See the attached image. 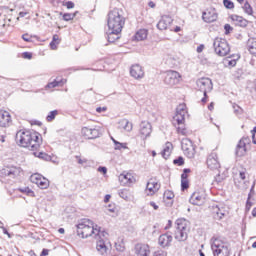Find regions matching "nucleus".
Segmentation results:
<instances>
[{
	"label": "nucleus",
	"mask_w": 256,
	"mask_h": 256,
	"mask_svg": "<svg viewBox=\"0 0 256 256\" xmlns=\"http://www.w3.org/2000/svg\"><path fill=\"white\" fill-rule=\"evenodd\" d=\"M16 143L19 147L37 151L43 145V136L35 130H19L16 133Z\"/></svg>",
	"instance_id": "1"
},
{
	"label": "nucleus",
	"mask_w": 256,
	"mask_h": 256,
	"mask_svg": "<svg viewBox=\"0 0 256 256\" xmlns=\"http://www.w3.org/2000/svg\"><path fill=\"white\" fill-rule=\"evenodd\" d=\"M126 22L125 12L121 8H113L107 14V27L113 33H121Z\"/></svg>",
	"instance_id": "2"
},
{
	"label": "nucleus",
	"mask_w": 256,
	"mask_h": 256,
	"mask_svg": "<svg viewBox=\"0 0 256 256\" xmlns=\"http://www.w3.org/2000/svg\"><path fill=\"white\" fill-rule=\"evenodd\" d=\"M187 104L181 103L176 108V113L172 118V125L176 128L178 135H183L187 137L189 135V130L185 125V115H187Z\"/></svg>",
	"instance_id": "3"
},
{
	"label": "nucleus",
	"mask_w": 256,
	"mask_h": 256,
	"mask_svg": "<svg viewBox=\"0 0 256 256\" xmlns=\"http://www.w3.org/2000/svg\"><path fill=\"white\" fill-rule=\"evenodd\" d=\"M76 233L80 239H89V237L101 233V226L92 220L83 219L76 225Z\"/></svg>",
	"instance_id": "4"
},
{
	"label": "nucleus",
	"mask_w": 256,
	"mask_h": 256,
	"mask_svg": "<svg viewBox=\"0 0 256 256\" xmlns=\"http://www.w3.org/2000/svg\"><path fill=\"white\" fill-rule=\"evenodd\" d=\"M174 239L179 242L187 241L191 232V222L185 218H178L175 221Z\"/></svg>",
	"instance_id": "5"
},
{
	"label": "nucleus",
	"mask_w": 256,
	"mask_h": 256,
	"mask_svg": "<svg viewBox=\"0 0 256 256\" xmlns=\"http://www.w3.org/2000/svg\"><path fill=\"white\" fill-rule=\"evenodd\" d=\"M21 174H23V169L14 165L4 166L2 169H0L1 181H11V179H17V177H21Z\"/></svg>",
	"instance_id": "6"
},
{
	"label": "nucleus",
	"mask_w": 256,
	"mask_h": 256,
	"mask_svg": "<svg viewBox=\"0 0 256 256\" xmlns=\"http://www.w3.org/2000/svg\"><path fill=\"white\" fill-rule=\"evenodd\" d=\"M211 249L214 256H229V246L221 237L212 238Z\"/></svg>",
	"instance_id": "7"
},
{
	"label": "nucleus",
	"mask_w": 256,
	"mask_h": 256,
	"mask_svg": "<svg viewBox=\"0 0 256 256\" xmlns=\"http://www.w3.org/2000/svg\"><path fill=\"white\" fill-rule=\"evenodd\" d=\"M214 51L216 55H219L220 57H225L226 55H229L231 47H229V43L227 42V40L223 38H216L214 40Z\"/></svg>",
	"instance_id": "8"
},
{
	"label": "nucleus",
	"mask_w": 256,
	"mask_h": 256,
	"mask_svg": "<svg viewBox=\"0 0 256 256\" xmlns=\"http://www.w3.org/2000/svg\"><path fill=\"white\" fill-rule=\"evenodd\" d=\"M118 180L122 185L131 187L134 183H137V174L133 171H124L118 176Z\"/></svg>",
	"instance_id": "9"
},
{
	"label": "nucleus",
	"mask_w": 256,
	"mask_h": 256,
	"mask_svg": "<svg viewBox=\"0 0 256 256\" xmlns=\"http://www.w3.org/2000/svg\"><path fill=\"white\" fill-rule=\"evenodd\" d=\"M191 205L203 207L207 203V193L205 190H196L190 197Z\"/></svg>",
	"instance_id": "10"
},
{
	"label": "nucleus",
	"mask_w": 256,
	"mask_h": 256,
	"mask_svg": "<svg viewBox=\"0 0 256 256\" xmlns=\"http://www.w3.org/2000/svg\"><path fill=\"white\" fill-rule=\"evenodd\" d=\"M206 165L210 171H219L221 169V160L219 159V154L213 151L211 152L206 159Z\"/></svg>",
	"instance_id": "11"
},
{
	"label": "nucleus",
	"mask_w": 256,
	"mask_h": 256,
	"mask_svg": "<svg viewBox=\"0 0 256 256\" xmlns=\"http://www.w3.org/2000/svg\"><path fill=\"white\" fill-rule=\"evenodd\" d=\"M161 189V182L157 177H152L148 180L146 184L145 193L148 197H153Z\"/></svg>",
	"instance_id": "12"
},
{
	"label": "nucleus",
	"mask_w": 256,
	"mask_h": 256,
	"mask_svg": "<svg viewBox=\"0 0 256 256\" xmlns=\"http://www.w3.org/2000/svg\"><path fill=\"white\" fill-rule=\"evenodd\" d=\"M219 19V13L213 6H209L202 12V21L204 23H215Z\"/></svg>",
	"instance_id": "13"
},
{
	"label": "nucleus",
	"mask_w": 256,
	"mask_h": 256,
	"mask_svg": "<svg viewBox=\"0 0 256 256\" xmlns=\"http://www.w3.org/2000/svg\"><path fill=\"white\" fill-rule=\"evenodd\" d=\"M81 137L83 139H97L98 137H101V127L94 126L93 128L90 127H82L81 129Z\"/></svg>",
	"instance_id": "14"
},
{
	"label": "nucleus",
	"mask_w": 256,
	"mask_h": 256,
	"mask_svg": "<svg viewBox=\"0 0 256 256\" xmlns=\"http://www.w3.org/2000/svg\"><path fill=\"white\" fill-rule=\"evenodd\" d=\"M30 181L31 183H34V185H37L39 189H49V186L51 185L49 179L39 173L32 174L30 176Z\"/></svg>",
	"instance_id": "15"
},
{
	"label": "nucleus",
	"mask_w": 256,
	"mask_h": 256,
	"mask_svg": "<svg viewBox=\"0 0 256 256\" xmlns=\"http://www.w3.org/2000/svg\"><path fill=\"white\" fill-rule=\"evenodd\" d=\"M249 147H251V140L249 138H242L236 147L237 157H245L247 151H249Z\"/></svg>",
	"instance_id": "16"
},
{
	"label": "nucleus",
	"mask_w": 256,
	"mask_h": 256,
	"mask_svg": "<svg viewBox=\"0 0 256 256\" xmlns=\"http://www.w3.org/2000/svg\"><path fill=\"white\" fill-rule=\"evenodd\" d=\"M151 133H153V127L151 126V123L148 121H142L140 123L138 137L145 141L148 137H151Z\"/></svg>",
	"instance_id": "17"
},
{
	"label": "nucleus",
	"mask_w": 256,
	"mask_h": 256,
	"mask_svg": "<svg viewBox=\"0 0 256 256\" xmlns=\"http://www.w3.org/2000/svg\"><path fill=\"white\" fill-rule=\"evenodd\" d=\"M180 80L181 74H179V72L173 70L166 72L164 81L167 85H176Z\"/></svg>",
	"instance_id": "18"
},
{
	"label": "nucleus",
	"mask_w": 256,
	"mask_h": 256,
	"mask_svg": "<svg viewBox=\"0 0 256 256\" xmlns=\"http://www.w3.org/2000/svg\"><path fill=\"white\" fill-rule=\"evenodd\" d=\"M189 175H191V169L185 168L181 174V191H189V187H191Z\"/></svg>",
	"instance_id": "19"
},
{
	"label": "nucleus",
	"mask_w": 256,
	"mask_h": 256,
	"mask_svg": "<svg viewBox=\"0 0 256 256\" xmlns=\"http://www.w3.org/2000/svg\"><path fill=\"white\" fill-rule=\"evenodd\" d=\"M182 151L188 159H193V157H195V147H193L191 141L187 139L182 141Z\"/></svg>",
	"instance_id": "20"
},
{
	"label": "nucleus",
	"mask_w": 256,
	"mask_h": 256,
	"mask_svg": "<svg viewBox=\"0 0 256 256\" xmlns=\"http://www.w3.org/2000/svg\"><path fill=\"white\" fill-rule=\"evenodd\" d=\"M13 123L11 113L7 110H0V127H9Z\"/></svg>",
	"instance_id": "21"
},
{
	"label": "nucleus",
	"mask_w": 256,
	"mask_h": 256,
	"mask_svg": "<svg viewBox=\"0 0 256 256\" xmlns=\"http://www.w3.org/2000/svg\"><path fill=\"white\" fill-rule=\"evenodd\" d=\"M198 87L205 94L213 89V82L209 78H200L198 80Z\"/></svg>",
	"instance_id": "22"
},
{
	"label": "nucleus",
	"mask_w": 256,
	"mask_h": 256,
	"mask_svg": "<svg viewBox=\"0 0 256 256\" xmlns=\"http://www.w3.org/2000/svg\"><path fill=\"white\" fill-rule=\"evenodd\" d=\"M171 23H173V18L171 16H162L157 24V28L160 31H166V29H169V27H171Z\"/></svg>",
	"instance_id": "23"
},
{
	"label": "nucleus",
	"mask_w": 256,
	"mask_h": 256,
	"mask_svg": "<svg viewBox=\"0 0 256 256\" xmlns=\"http://www.w3.org/2000/svg\"><path fill=\"white\" fill-rule=\"evenodd\" d=\"M171 243H173V236L169 233L162 234L158 238V245L160 247H171Z\"/></svg>",
	"instance_id": "24"
},
{
	"label": "nucleus",
	"mask_w": 256,
	"mask_h": 256,
	"mask_svg": "<svg viewBox=\"0 0 256 256\" xmlns=\"http://www.w3.org/2000/svg\"><path fill=\"white\" fill-rule=\"evenodd\" d=\"M229 19L233 23V25H236L238 27H247L249 25V21L247 19L243 18V16H239L237 14H232L229 16Z\"/></svg>",
	"instance_id": "25"
},
{
	"label": "nucleus",
	"mask_w": 256,
	"mask_h": 256,
	"mask_svg": "<svg viewBox=\"0 0 256 256\" xmlns=\"http://www.w3.org/2000/svg\"><path fill=\"white\" fill-rule=\"evenodd\" d=\"M96 249L100 255H107L109 249H111V243H106L103 239H99L96 243Z\"/></svg>",
	"instance_id": "26"
},
{
	"label": "nucleus",
	"mask_w": 256,
	"mask_h": 256,
	"mask_svg": "<svg viewBox=\"0 0 256 256\" xmlns=\"http://www.w3.org/2000/svg\"><path fill=\"white\" fill-rule=\"evenodd\" d=\"M135 253L137 256H149L151 255V249L147 244H137L135 246Z\"/></svg>",
	"instance_id": "27"
},
{
	"label": "nucleus",
	"mask_w": 256,
	"mask_h": 256,
	"mask_svg": "<svg viewBox=\"0 0 256 256\" xmlns=\"http://www.w3.org/2000/svg\"><path fill=\"white\" fill-rule=\"evenodd\" d=\"M130 75L131 77H134V79H142L144 77L145 72L143 71V67H141L139 64L132 65L130 69Z\"/></svg>",
	"instance_id": "28"
},
{
	"label": "nucleus",
	"mask_w": 256,
	"mask_h": 256,
	"mask_svg": "<svg viewBox=\"0 0 256 256\" xmlns=\"http://www.w3.org/2000/svg\"><path fill=\"white\" fill-rule=\"evenodd\" d=\"M65 83H67V79L64 78H56L54 81L48 83L45 86V90L46 91H52L53 89H55L56 87H63V85H65Z\"/></svg>",
	"instance_id": "29"
},
{
	"label": "nucleus",
	"mask_w": 256,
	"mask_h": 256,
	"mask_svg": "<svg viewBox=\"0 0 256 256\" xmlns=\"http://www.w3.org/2000/svg\"><path fill=\"white\" fill-rule=\"evenodd\" d=\"M171 153H173V143L166 142L161 155L164 159H169L171 157Z\"/></svg>",
	"instance_id": "30"
},
{
	"label": "nucleus",
	"mask_w": 256,
	"mask_h": 256,
	"mask_svg": "<svg viewBox=\"0 0 256 256\" xmlns=\"http://www.w3.org/2000/svg\"><path fill=\"white\" fill-rule=\"evenodd\" d=\"M147 35H149L147 29H140L135 33L134 41H145V39H147Z\"/></svg>",
	"instance_id": "31"
},
{
	"label": "nucleus",
	"mask_w": 256,
	"mask_h": 256,
	"mask_svg": "<svg viewBox=\"0 0 256 256\" xmlns=\"http://www.w3.org/2000/svg\"><path fill=\"white\" fill-rule=\"evenodd\" d=\"M237 59L239 57L237 56H229L223 59V65L224 67H235L237 65Z\"/></svg>",
	"instance_id": "32"
},
{
	"label": "nucleus",
	"mask_w": 256,
	"mask_h": 256,
	"mask_svg": "<svg viewBox=\"0 0 256 256\" xmlns=\"http://www.w3.org/2000/svg\"><path fill=\"white\" fill-rule=\"evenodd\" d=\"M247 50L251 55H254L256 57V39L250 38L247 42Z\"/></svg>",
	"instance_id": "33"
},
{
	"label": "nucleus",
	"mask_w": 256,
	"mask_h": 256,
	"mask_svg": "<svg viewBox=\"0 0 256 256\" xmlns=\"http://www.w3.org/2000/svg\"><path fill=\"white\" fill-rule=\"evenodd\" d=\"M60 43H61V38L59 37V35L54 34L52 37V41L50 42V49L52 51H57V47L59 46Z\"/></svg>",
	"instance_id": "34"
},
{
	"label": "nucleus",
	"mask_w": 256,
	"mask_h": 256,
	"mask_svg": "<svg viewBox=\"0 0 256 256\" xmlns=\"http://www.w3.org/2000/svg\"><path fill=\"white\" fill-rule=\"evenodd\" d=\"M34 157H37L38 159H42L43 161H51V155L47 154L46 152H38L35 150L33 152Z\"/></svg>",
	"instance_id": "35"
},
{
	"label": "nucleus",
	"mask_w": 256,
	"mask_h": 256,
	"mask_svg": "<svg viewBox=\"0 0 256 256\" xmlns=\"http://www.w3.org/2000/svg\"><path fill=\"white\" fill-rule=\"evenodd\" d=\"M227 179V176L225 174L218 173L212 182V185H219V183H223Z\"/></svg>",
	"instance_id": "36"
},
{
	"label": "nucleus",
	"mask_w": 256,
	"mask_h": 256,
	"mask_svg": "<svg viewBox=\"0 0 256 256\" xmlns=\"http://www.w3.org/2000/svg\"><path fill=\"white\" fill-rule=\"evenodd\" d=\"M164 201H173L175 199V193L171 190H166L163 194Z\"/></svg>",
	"instance_id": "37"
},
{
	"label": "nucleus",
	"mask_w": 256,
	"mask_h": 256,
	"mask_svg": "<svg viewBox=\"0 0 256 256\" xmlns=\"http://www.w3.org/2000/svg\"><path fill=\"white\" fill-rule=\"evenodd\" d=\"M119 35H121V33H115L113 31H110V33L108 34V42L115 43V41H118Z\"/></svg>",
	"instance_id": "38"
},
{
	"label": "nucleus",
	"mask_w": 256,
	"mask_h": 256,
	"mask_svg": "<svg viewBox=\"0 0 256 256\" xmlns=\"http://www.w3.org/2000/svg\"><path fill=\"white\" fill-rule=\"evenodd\" d=\"M20 193H24L25 195H30V197H35V192L31 190L29 187L18 188Z\"/></svg>",
	"instance_id": "39"
},
{
	"label": "nucleus",
	"mask_w": 256,
	"mask_h": 256,
	"mask_svg": "<svg viewBox=\"0 0 256 256\" xmlns=\"http://www.w3.org/2000/svg\"><path fill=\"white\" fill-rule=\"evenodd\" d=\"M57 115H59V111L57 110L49 112V114L46 117V121H48V123H51V121H53L55 117H57Z\"/></svg>",
	"instance_id": "40"
},
{
	"label": "nucleus",
	"mask_w": 256,
	"mask_h": 256,
	"mask_svg": "<svg viewBox=\"0 0 256 256\" xmlns=\"http://www.w3.org/2000/svg\"><path fill=\"white\" fill-rule=\"evenodd\" d=\"M243 10L247 15H253V7H251V4L249 2H246L243 6Z\"/></svg>",
	"instance_id": "41"
},
{
	"label": "nucleus",
	"mask_w": 256,
	"mask_h": 256,
	"mask_svg": "<svg viewBox=\"0 0 256 256\" xmlns=\"http://www.w3.org/2000/svg\"><path fill=\"white\" fill-rule=\"evenodd\" d=\"M119 195H120V197H122V199L127 200V199H129V197H131V192H129V190H127V189H123L120 191Z\"/></svg>",
	"instance_id": "42"
},
{
	"label": "nucleus",
	"mask_w": 256,
	"mask_h": 256,
	"mask_svg": "<svg viewBox=\"0 0 256 256\" xmlns=\"http://www.w3.org/2000/svg\"><path fill=\"white\" fill-rule=\"evenodd\" d=\"M223 5L226 9H235V3L231 0H223Z\"/></svg>",
	"instance_id": "43"
},
{
	"label": "nucleus",
	"mask_w": 256,
	"mask_h": 256,
	"mask_svg": "<svg viewBox=\"0 0 256 256\" xmlns=\"http://www.w3.org/2000/svg\"><path fill=\"white\" fill-rule=\"evenodd\" d=\"M95 236H99L100 239H108L109 238V232L102 230L100 227V232L98 234H94Z\"/></svg>",
	"instance_id": "44"
},
{
	"label": "nucleus",
	"mask_w": 256,
	"mask_h": 256,
	"mask_svg": "<svg viewBox=\"0 0 256 256\" xmlns=\"http://www.w3.org/2000/svg\"><path fill=\"white\" fill-rule=\"evenodd\" d=\"M113 143L115 145V149L121 150V149H127V144H123L121 142H118L117 140L113 139Z\"/></svg>",
	"instance_id": "45"
},
{
	"label": "nucleus",
	"mask_w": 256,
	"mask_h": 256,
	"mask_svg": "<svg viewBox=\"0 0 256 256\" xmlns=\"http://www.w3.org/2000/svg\"><path fill=\"white\" fill-rule=\"evenodd\" d=\"M22 39L26 43H32L33 42V35H31L29 33H25V34L22 35Z\"/></svg>",
	"instance_id": "46"
},
{
	"label": "nucleus",
	"mask_w": 256,
	"mask_h": 256,
	"mask_svg": "<svg viewBox=\"0 0 256 256\" xmlns=\"http://www.w3.org/2000/svg\"><path fill=\"white\" fill-rule=\"evenodd\" d=\"M251 207H253V202H251V195H249L245 206L246 213H249V211H251Z\"/></svg>",
	"instance_id": "47"
},
{
	"label": "nucleus",
	"mask_w": 256,
	"mask_h": 256,
	"mask_svg": "<svg viewBox=\"0 0 256 256\" xmlns=\"http://www.w3.org/2000/svg\"><path fill=\"white\" fill-rule=\"evenodd\" d=\"M239 178H240L242 181H245V179H247V169L242 168V169L239 171Z\"/></svg>",
	"instance_id": "48"
},
{
	"label": "nucleus",
	"mask_w": 256,
	"mask_h": 256,
	"mask_svg": "<svg viewBox=\"0 0 256 256\" xmlns=\"http://www.w3.org/2000/svg\"><path fill=\"white\" fill-rule=\"evenodd\" d=\"M73 19H75V14H71V13L63 14L64 21H73Z\"/></svg>",
	"instance_id": "49"
},
{
	"label": "nucleus",
	"mask_w": 256,
	"mask_h": 256,
	"mask_svg": "<svg viewBox=\"0 0 256 256\" xmlns=\"http://www.w3.org/2000/svg\"><path fill=\"white\" fill-rule=\"evenodd\" d=\"M174 165H178V167H181L182 165H185V160L183 157H178L173 161Z\"/></svg>",
	"instance_id": "50"
},
{
	"label": "nucleus",
	"mask_w": 256,
	"mask_h": 256,
	"mask_svg": "<svg viewBox=\"0 0 256 256\" xmlns=\"http://www.w3.org/2000/svg\"><path fill=\"white\" fill-rule=\"evenodd\" d=\"M124 129L125 131H132L133 130V124L127 120L124 121Z\"/></svg>",
	"instance_id": "51"
},
{
	"label": "nucleus",
	"mask_w": 256,
	"mask_h": 256,
	"mask_svg": "<svg viewBox=\"0 0 256 256\" xmlns=\"http://www.w3.org/2000/svg\"><path fill=\"white\" fill-rule=\"evenodd\" d=\"M22 58H23V59H29V60H31V59H33V53H31V52H23V53H22Z\"/></svg>",
	"instance_id": "52"
},
{
	"label": "nucleus",
	"mask_w": 256,
	"mask_h": 256,
	"mask_svg": "<svg viewBox=\"0 0 256 256\" xmlns=\"http://www.w3.org/2000/svg\"><path fill=\"white\" fill-rule=\"evenodd\" d=\"M64 7H66L67 9H73L75 7V3H73L72 1H68L64 3Z\"/></svg>",
	"instance_id": "53"
},
{
	"label": "nucleus",
	"mask_w": 256,
	"mask_h": 256,
	"mask_svg": "<svg viewBox=\"0 0 256 256\" xmlns=\"http://www.w3.org/2000/svg\"><path fill=\"white\" fill-rule=\"evenodd\" d=\"M76 159H77L79 165H85V163H87V159L81 158V156H77Z\"/></svg>",
	"instance_id": "54"
},
{
	"label": "nucleus",
	"mask_w": 256,
	"mask_h": 256,
	"mask_svg": "<svg viewBox=\"0 0 256 256\" xmlns=\"http://www.w3.org/2000/svg\"><path fill=\"white\" fill-rule=\"evenodd\" d=\"M204 97L201 99L202 105H206V103L209 101V96H207V92L203 93Z\"/></svg>",
	"instance_id": "55"
},
{
	"label": "nucleus",
	"mask_w": 256,
	"mask_h": 256,
	"mask_svg": "<svg viewBox=\"0 0 256 256\" xmlns=\"http://www.w3.org/2000/svg\"><path fill=\"white\" fill-rule=\"evenodd\" d=\"M108 211H110V213H115V211H117V206H115V204H109Z\"/></svg>",
	"instance_id": "56"
},
{
	"label": "nucleus",
	"mask_w": 256,
	"mask_h": 256,
	"mask_svg": "<svg viewBox=\"0 0 256 256\" xmlns=\"http://www.w3.org/2000/svg\"><path fill=\"white\" fill-rule=\"evenodd\" d=\"M105 111H107L106 106L96 108L97 113H105Z\"/></svg>",
	"instance_id": "57"
},
{
	"label": "nucleus",
	"mask_w": 256,
	"mask_h": 256,
	"mask_svg": "<svg viewBox=\"0 0 256 256\" xmlns=\"http://www.w3.org/2000/svg\"><path fill=\"white\" fill-rule=\"evenodd\" d=\"M219 211H220V210L217 209V211H216V219H223V217L225 216V214L222 213V212H219Z\"/></svg>",
	"instance_id": "58"
},
{
	"label": "nucleus",
	"mask_w": 256,
	"mask_h": 256,
	"mask_svg": "<svg viewBox=\"0 0 256 256\" xmlns=\"http://www.w3.org/2000/svg\"><path fill=\"white\" fill-rule=\"evenodd\" d=\"M98 171H99V173H102L103 175H107V167H99Z\"/></svg>",
	"instance_id": "59"
},
{
	"label": "nucleus",
	"mask_w": 256,
	"mask_h": 256,
	"mask_svg": "<svg viewBox=\"0 0 256 256\" xmlns=\"http://www.w3.org/2000/svg\"><path fill=\"white\" fill-rule=\"evenodd\" d=\"M255 135H256V127H254L253 130H252V139H253V144L254 145H256Z\"/></svg>",
	"instance_id": "60"
},
{
	"label": "nucleus",
	"mask_w": 256,
	"mask_h": 256,
	"mask_svg": "<svg viewBox=\"0 0 256 256\" xmlns=\"http://www.w3.org/2000/svg\"><path fill=\"white\" fill-rule=\"evenodd\" d=\"M205 49V45L203 44H200L198 47H197V53H203V50Z\"/></svg>",
	"instance_id": "61"
},
{
	"label": "nucleus",
	"mask_w": 256,
	"mask_h": 256,
	"mask_svg": "<svg viewBox=\"0 0 256 256\" xmlns=\"http://www.w3.org/2000/svg\"><path fill=\"white\" fill-rule=\"evenodd\" d=\"M224 29H225L226 33H229V31L233 30V28L229 24H225Z\"/></svg>",
	"instance_id": "62"
},
{
	"label": "nucleus",
	"mask_w": 256,
	"mask_h": 256,
	"mask_svg": "<svg viewBox=\"0 0 256 256\" xmlns=\"http://www.w3.org/2000/svg\"><path fill=\"white\" fill-rule=\"evenodd\" d=\"M150 206L153 207L154 211H157V209H159V206L155 202H150Z\"/></svg>",
	"instance_id": "63"
},
{
	"label": "nucleus",
	"mask_w": 256,
	"mask_h": 256,
	"mask_svg": "<svg viewBox=\"0 0 256 256\" xmlns=\"http://www.w3.org/2000/svg\"><path fill=\"white\" fill-rule=\"evenodd\" d=\"M47 255H49V250L43 249L40 256H47Z\"/></svg>",
	"instance_id": "64"
}]
</instances>
